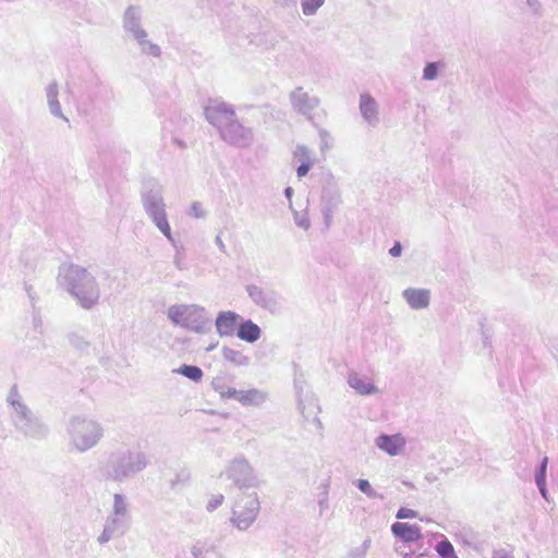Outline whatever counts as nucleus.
<instances>
[{
  "label": "nucleus",
  "instance_id": "nucleus-48",
  "mask_svg": "<svg viewBox=\"0 0 558 558\" xmlns=\"http://www.w3.org/2000/svg\"><path fill=\"white\" fill-rule=\"evenodd\" d=\"M292 195H293V189L291 186H288L284 189V196L289 201V207L292 209Z\"/></svg>",
  "mask_w": 558,
  "mask_h": 558
},
{
  "label": "nucleus",
  "instance_id": "nucleus-12",
  "mask_svg": "<svg viewBox=\"0 0 558 558\" xmlns=\"http://www.w3.org/2000/svg\"><path fill=\"white\" fill-rule=\"evenodd\" d=\"M289 101L293 111L306 119H312L314 110L320 105V99L305 90L302 86L295 87L290 92Z\"/></svg>",
  "mask_w": 558,
  "mask_h": 558
},
{
  "label": "nucleus",
  "instance_id": "nucleus-17",
  "mask_svg": "<svg viewBox=\"0 0 558 558\" xmlns=\"http://www.w3.org/2000/svg\"><path fill=\"white\" fill-rule=\"evenodd\" d=\"M122 26L125 33L133 37H143L142 10L140 7L130 5L123 14Z\"/></svg>",
  "mask_w": 558,
  "mask_h": 558
},
{
  "label": "nucleus",
  "instance_id": "nucleus-38",
  "mask_svg": "<svg viewBox=\"0 0 558 558\" xmlns=\"http://www.w3.org/2000/svg\"><path fill=\"white\" fill-rule=\"evenodd\" d=\"M189 215L194 218H205L206 211L203 208V205L199 202H193L190 206Z\"/></svg>",
  "mask_w": 558,
  "mask_h": 558
},
{
  "label": "nucleus",
  "instance_id": "nucleus-42",
  "mask_svg": "<svg viewBox=\"0 0 558 558\" xmlns=\"http://www.w3.org/2000/svg\"><path fill=\"white\" fill-rule=\"evenodd\" d=\"M32 323L35 330L41 331L43 318L36 307H33Z\"/></svg>",
  "mask_w": 558,
  "mask_h": 558
},
{
  "label": "nucleus",
  "instance_id": "nucleus-21",
  "mask_svg": "<svg viewBox=\"0 0 558 558\" xmlns=\"http://www.w3.org/2000/svg\"><path fill=\"white\" fill-rule=\"evenodd\" d=\"M45 95L50 114L64 122H69V118L62 112L61 104L59 101V85L56 81L50 82L45 87Z\"/></svg>",
  "mask_w": 558,
  "mask_h": 558
},
{
  "label": "nucleus",
  "instance_id": "nucleus-9",
  "mask_svg": "<svg viewBox=\"0 0 558 558\" xmlns=\"http://www.w3.org/2000/svg\"><path fill=\"white\" fill-rule=\"evenodd\" d=\"M220 477L231 481L239 489L254 488L259 485L254 468L243 456L232 459L221 472Z\"/></svg>",
  "mask_w": 558,
  "mask_h": 558
},
{
  "label": "nucleus",
  "instance_id": "nucleus-20",
  "mask_svg": "<svg viewBox=\"0 0 558 558\" xmlns=\"http://www.w3.org/2000/svg\"><path fill=\"white\" fill-rule=\"evenodd\" d=\"M402 298L412 310H424L429 306L430 291L424 288H407Z\"/></svg>",
  "mask_w": 558,
  "mask_h": 558
},
{
  "label": "nucleus",
  "instance_id": "nucleus-45",
  "mask_svg": "<svg viewBox=\"0 0 558 558\" xmlns=\"http://www.w3.org/2000/svg\"><path fill=\"white\" fill-rule=\"evenodd\" d=\"M402 253V246L400 244V242H396L393 244V246L389 250V254L392 256V257H399Z\"/></svg>",
  "mask_w": 558,
  "mask_h": 558
},
{
  "label": "nucleus",
  "instance_id": "nucleus-6",
  "mask_svg": "<svg viewBox=\"0 0 558 558\" xmlns=\"http://www.w3.org/2000/svg\"><path fill=\"white\" fill-rule=\"evenodd\" d=\"M132 525V505L129 497L121 493L112 496V504L105 519L102 531L97 536L100 546L114 537L123 536Z\"/></svg>",
  "mask_w": 558,
  "mask_h": 558
},
{
  "label": "nucleus",
  "instance_id": "nucleus-36",
  "mask_svg": "<svg viewBox=\"0 0 558 558\" xmlns=\"http://www.w3.org/2000/svg\"><path fill=\"white\" fill-rule=\"evenodd\" d=\"M547 464H548V457H544L536 473H535V483L546 482Z\"/></svg>",
  "mask_w": 558,
  "mask_h": 558
},
{
  "label": "nucleus",
  "instance_id": "nucleus-11",
  "mask_svg": "<svg viewBox=\"0 0 558 558\" xmlns=\"http://www.w3.org/2000/svg\"><path fill=\"white\" fill-rule=\"evenodd\" d=\"M204 111L206 120L214 125L218 132L236 118L233 107L220 99H210Z\"/></svg>",
  "mask_w": 558,
  "mask_h": 558
},
{
  "label": "nucleus",
  "instance_id": "nucleus-19",
  "mask_svg": "<svg viewBox=\"0 0 558 558\" xmlns=\"http://www.w3.org/2000/svg\"><path fill=\"white\" fill-rule=\"evenodd\" d=\"M293 159L299 162L296 175L302 179L307 175L311 168L316 163L315 153L305 145H296L293 150Z\"/></svg>",
  "mask_w": 558,
  "mask_h": 558
},
{
  "label": "nucleus",
  "instance_id": "nucleus-30",
  "mask_svg": "<svg viewBox=\"0 0 558 558\" xmlns=\"http://www.w3.org/2000/svg\"><path fill=\"white\" fill-rule=\"evenodd\" d=\"M325 0H301L302 13L305 16H313L324 5Z\"/></svg>",
  "mask_w": 558,
  "mask_h": 558
},
{
  "label": "nucleus",
  "instance_id": "nucleus-37",
  "mask_svg": "<svg viewBox=\"0 0 558 558\" xmlns=\"http://www.w3.org/2000/svg\"><path fill=\"white\" fill-rule=\"evenodd\" d=\"M208 547L204 543H196L191 548V554L194 558H206Z\"/></svg>",
  "mask_w": 558,
  "mask_h": 558
},
{
  "label": "nucleus",
  "instance_id": "nucleus-39",
  "mask_svg": "<svg viewBox=\"0 0 558 558\" xmlns=\"http://www.w3.org/2000/svg\"><path fill=\"white\" fill-rule=\"evenodd\" d=\"M223 495L222 494H216V495H213L208 502H207V506H206V509L208 511H214L216 510L218 507H220L223 502Z\"/></svg>",
  "mask_w": 558,
  "mask_h": 558
},
{
  "label": "nucleus",
  "instance_id": "nucleus-50",
  "mask_svg": "<svg viewBox=\"0 0 558 558\" xmlns=\"http://www.w3.org/2000/svg\"><path fill=\"white\" fill-rule=\"evenodd\" d=\"M527 5L533 9L534 11H537L539 7L538 0H526Z\"/></svg>",
  "mask_w": 558,
  "mask_h": 558
},
{
  "label": "nucleus",
  "instance_id": "nucleus-8",
  "mask_svg": "<svg viewBox=\"0 0 558 558\" xmlns=\"http://www.w3.org/2000/svg\"><path fill=\"white\" fill-rule=\"evenodd\" d=\"M260 510L257 493H242L232 508L231 522L240 531H246L256 520Z\"/></svg>",
  "mask_w": 558,
  "mask_h": 558
},
{
  "label": "nucleus",
  "instance_id": "nucleus-3",
  "mask_svg": "<svg viewBox=\"0 0 558 558\" xmlns=\"http://www.w3.org/2000/svg\"><path fill=\"white\" fill-rule=\"evenodd\" d=\"M141 202L146 216L170 244L178 250L179 242L174 239L168 220L163 186L155 179L147 180L141 191Z\"/></svg>",
  "mask_w": 558,
  "mask_h": 558
},
{
  "label": "nucleus",
  "instance_id": "nucleus-31",
  "mask_svg": "<svg viewBox=\"0 0 558 558\" xmlns=\"http://www.w3.org/2000/svg\"><path fill=\"white\" fill-rule=\"evenodd\" d=\"M356 487L365 494L368 498L384 499V496L375 490L367 480L360 478L355 482Z\"/></svg>",
  "mask_w": 558,
  "mask_h": 558
},
{
  "label": "nucleus",
  "instance_id": "nucleus-2",
  "mask_svg": "<svg viewBox=\"0 0 558 558\" xmlns=\"http://www.w3.org/2000/svg\"><path fill=\"white\" fill-rule=\"evenodd\" d=\"M147 465L148 460L144 452L118 449L99 466V474L106 481L123 483L145 470Z\"/></svg>",
  "mask_w": 558,
  "mask_h": 558
},
{
  "label": "nucleus",
  "instance_id": "nucleus-24",
  "mask_svg": "<svg viewBox=\"0 0 558 558\" xmlns=\"http://www.w3.org/2000/svg\"><path fill=\"white\" fill-rule=\"evenodd\" d=\"M268 398L266 391L252 388L247 390H240L239 402L244 407H258L262 405Z\"/></svg>",
  "mask_w": 558,
  "mask_h": 558
},
{
  "label": "nucleus",
  "instance_id": "nucleus-55",
  "mask_svg": "<svg viewBox=\"0 0 558 558\" xmlns=\"http://www.w3.org/2000/svg\"><path fill=\"white\" fill-rule=\"evenodd\" d=\"M338 203H339V196H337V197L335 198V202H333L332 206H337V205H338Z\"/></svg>",
  "mask_w": 558,
  "mask_h": 558
},
{
  "label": "nucleus",
  "instance_id": "nucleus-51",
  "mask_svg": "<svg viewBox=\"0 0 558 558\" xmlns=\"http://www.w3.org/2000/svg\"><path fill=\"white\" fill-rule=\"evenodd\" d=\"M323 214H324V216H325V219H326V220H329V219H330V216H331V206H329V207H325V208L323 209Z\"/></svg>",
  "mask_w": 558,
  "mask_h": 558
},
{
  "label": "nucleus",
  "instance_id": "nucleus-4",
  "mask_svg": "<svg viewBox=\"0 0 558 558\" xmlns=\"http://www.w3.org/2000/svg\"><path fill=\"white\" fill-rule=\"evenodd\" d=\"M7 403L10 408V418L15 429L24 437L31 439H44L49 433L48 426L25 403L17 386L11 387Z\"/></svg>",
  "mask_w": 558,
  "mask_h": 558
},
{
  "label": "nucleus",
  "instance_id": "nucleus-52",
  "mask_svg": "<svg viewBox=\"0 0 558 558\" xmlns=\"http://www.w3.org/2000/svg\"><path fill=\"white\" fill-rule=\"evenodd\" d=\"M172 141L180 148H185L186 147L185 143L182 140H180V138L174 137Z\"/></svg>",
  "mask_w": 558,
  "mask_h": 558
},
{
  "label": "nucleus",
  "instance_id": "nucleus-18",
  "mask_svg": "<svg viewBox=\"0 0 558 558\" xmlns=\"http://www.w3.org/2000/svg\"><path fill=\"white\" fill-rule=\"evenodd\" d=\"M359 109L369 126L376 128L379 124V106L373 96L367 93L361 94Z\"/></svg>",
  "mask_w": 558,
  "mask_h": 558
},
{
  "label": "nucleus",
  "instance_id": "nucleus-40",
  "mask_svg": "<svg viewBox=\"0 0 558 558\" xmlns=\"http://www.w3.org/2000/svg\"><path fill=\"white\" fill-rule=\"evenodd\" d=\"M23 286H24V291L26 292V294L31 301L32 307H36V302L38 300L36 291L34 290L33 286L27 281H24Z\"/></svg>",
  "mask_w": 558,
  "mask_h": 558
},
{
  "label": "nucleus",
  "instance_id": "nucleus-7",
  "mask_svg": "<svg viewBox=\"0 0 558 558\" xmlns=\"http://www.w3.org/2000/svg\"><path fill=\"white\" fill-rule=\"evenodd\" d=\"M167 317L173 325L198 335H206L211 330V316L198 304H173L169 306Z\"/></svg>",
  "mask_w": 558,
  "mask_h": 558
},
{
  "label": "nucleus",
  "instance_id": "nucleus-34",
  "mask_svg": "<svg viewBox=\"0 0 558 558\" xmlns=\"http://www.w3.org/2000/svg\"><path fill=\"white\" fill-rule=\"evenodd\" d=\"M439 72L438 62H428L423 70L424 81H434L437 78Z\"/></svg>",
  "mask_w": 558,
  "mask_h": 558
},
{
  "label": "nucleus",
  "instance_id": "nucleus-41",
  "mask_svg": "<svg viewBox=\"0 0 558 558\" xmlns=\"http://www.w3.org/2000/svg\"><path fill=\"white\" fill-rule=\"evenodd\" d=\"M417 517V512L412 510V509H409V508H405V507H401L397 514H396V518L397 519H412V518H416Z\"/></svg>",
  "mask_w": 558,
  "mask_h": 558
},
{
  "label": "nucleus",
  "instance_id": "nucleus-26",
  "mask_svg": "<svg viewBox=\"0 0 558 558\" xmlns=\"http://www.w3.org/2000/svg\"><path fill=\"white\" fill-rule=\"evenodd\" d=\"M133 39L137 43L142 53L155 58L160 57V47L148 39V34L146 31L144 32L143 37H133Z\"/></svg>",
  "mask_w": 558,
  "mask_h": 558
},
{
  "label": "nucleus",
  "instance_id": "nucleus-46",
  "mask_svg": "<svg viewBox=\"0 0 558 558\" xmlns=\"http://www.w3.org/2000/svg\"><path fill=\"white\" fill-rule=\"evenodd\" d=\"M536 486L539 490V494L542 495V497L545 499V500H548V490H547V487H546V482H543V483H536Z\"/></svg>",
  "mask_w": 558,
  "mask_h": 558
},
{
  "label": "nucleus",
  "instance_id": "nucleus-35",
  "mask_svg": "<svg viewBox=\"0 0 558 558\" xmlns=\"http://www.w3.org/2000/svg\"><path fill=\"white\" fill-rule=\"evenodd\" d=\"M318 134H319V140H320V143H319L320 150H322V153H325V151L329 150L332 146L331 135L329 134L328 131H326L324 129H320L318 131Z\"/></svg>",
  "mask_w": 558,
  "mask_h": 558
},
{
  "label": "nucleus",
  "instance_id": "nucleus-29",
  "mask_svg": "<svg viewBox=\"0 0 558 558\" xmlns=\"http://www.w3.org/2000/svg\"><path fill=\"white\" fill-rule=\"evenodd\" d=\"M177 373L183 375L184 377L197 383L203 378V371L195 365H182Z\"/></svg>",
  "mask_w": 558,
  "mask_h": 558
},
{
  "label": "nucleus",
  "instance_id": "nucleus-56",
  "mask_svg": "<svg viewBox=\"0 0 558 558\" xmlns=\"http://www.w3.org/2000/svg\"><path fill=\"white\" fill-rule=\"evenodd\" d=\"M403 558H413V555H412V554H405V555L403 556Z\"/></svg>",
  "mask_w": 558,
  "mask_h": 558
},
{
  "label": "nucleus",
  "instance_id": "nucleus-61",
  "mask_svg": "<svg viewBox=\"0 0 558 558\" xmlns=\"http://www.w3.org/2000/svg\"><path fill=\"white\" fill-rule=\"evenodd\" d=\"M426 480L432 481V480H433V476H426Z\"/></svg>",
  "mask_w": 558,
  "mask_h": 558
},
{
  "label": "nucleus",
  "instance_id": "nucleus-16",
  "mask_svg": "<svg viewBox=\"0 0 558 558\" xmlns=\"http://www.w3.org/2000/svg\"><path fill=\"white\" fill-rule=\"evenodd\" d=\"M375 445L379 450L393 457L400 454L404 450L407 439L400 433L393 435L380 434L376 437Z\"/></svg>",
  "mask_w": 558,
  "mask_h": 558
},
{
  "label": "nucleus",
  "instance_id": "nucleus-43",
  "mask_svg": "<svg viewBox=\"0 0 558 558\" xmlns=\"http://www.w3.org/2000/svg\"><path fill=\"white\" fill-rule=\"evenodd\" d=\"M221 396L223 398L234 399L239 402L240 390L230 387V388H227V390L222 391Z\"/></svg>",
  "mask_w": 558,
  "mask_h": 558
},
{
  "label": "nucleus",
  "instance_id": "nucleus-28",
  "mask_svg": "<svg viewBox=\"0 0 558 558\" xmlns=\"http://www.w3.org/2000/svg\"><path fill=\"white\" fill-rule=\"evenodd\" d=\"M320 492L317 495V505L319 508V515L322 517L329 509V483L325 482L319 485Z\"/></svg>",
  "mask_w": 558,
  "mask_h": 558
},
{
  "label": "nucleus",
  "instance_id": "nucleus-32",
  "mask_svg": "<svg viewBox=\"0 0 558 558\" xmlns=\"http://www.w3.org/2000/svg\"><path fill=\"white\" fill-rule=\"evenodd\" d=\"M436 551L441 558H458L452 544L447 538L436 545Z\"/></svg>",
  "mask_w": 558,
  "mask_h": 558
},
{
  "label": "nucleus",
  "instance_id": "nucleus-33",
  "mask_svg": "<svg viewBox=\"0 0 558 558\" xmlns=\"http://www.w3.org/2000/svg\"><path fill=\"white\" fill-rule=\"evenodd\" d=\"M291 210L293 213V220H294V223L296 225V227H299L300 229H302L304 231H307L311 228V221H310L307 211L306 210L298 211V210H294L293 208Z\"/></svg>",
  "mask_w": 558,
  "mask_h": 558
},
{
  "label": "nucleus",
  "instance_id": "nucleus-47",
  "mask_svg": "<svg viewBox=\"0 0 558 558\" xmlns=\"http://www.w3.org/2000/svg\"><path fill=\"white\" fill-rule=\"evenodd\" d=\"M493 558H513V556L506 550H497L494 553Z\"/></svg>",
  "mask_w": 558,
  "mask_h": 558
},
{
  "label": "nucleus",
  "instance_id": "nucleus-27",
  "mask_svg": "<svg viewBox=\"0 0 558 558\" xmlns=\"http://www.w3.org/2000/svg\"><path fill=\"white\" fill-rule=\"evenodd\" d=\"M68 340L78 351H85L89 347L88 337L85 331H72L68 335Z\"/></svg>",
  "mask_w": 558,
  "mask_h": 558
},
{
  "label": "nucleus",
  "instance_id": "nucleus-57",
  "mask_svg": "<svg viewBox=\"0 0 558 558\" xmlns=\"http://www.w3.org/2000/svg\"><path fill=\"white\" fill-rule=\"evenodd\" d=\"M217 344H218V342H216L215 344H210V347L208 348V351L214 349Z\"/></svg>",
  "mask_w": 558,
  "mask_h": 558
},
{
  "label": "nucleus",
  "instance_id": "nucleus-15",
  "mask_svg": "<svg viewBox=\"0 0 558 558\" xmlns=\"http://www.w3.org/2000/svg\"><path fill=\"white\" fill-rule=\"evenodd\" d=\"M347 383L360 396L366 397L379 393V388L366 374L352 371L348 374Z\"/></svg>",
  "mask_w": 558,
  "mask_h": 558
},
{
  "label": "nucleus",
  "instance_id": "nucleus-54",
  "mask_svg": "<svg viewBox=\"0 0 558 558\" xmlns=\"http://www.w3.org/2000/svg\"><path fill=\"white\" fill-rule=\"evenodd\" d=\"M299 408H300L301 413L304 414L305 408L302 405V403H300Z\"/></svg>",
  "mask_w": 558,
  "mask_h": 558
},
{
  "label": "nucleus",
  "instance_id": "nucleus-1",
  "mask_svg": "<svg viewBox=\"0 0 558 558\" xmlns=\"http://www.w3.org/2000/svg\"><path fill=\"white\" fill-rule=\"evenodd\" d=\"M59 282L82 308L92 310L98 305L101 295L99 283L86 268L78 265L61 267Z\"/></svg>",
  "mask_w": 558,
  "mask_h": 558
},
{
  "label": "nucleus",
  "instance_id": "nucleus-53",
  "mask_svg": "<svg viewBox=\"0 0 558 558\" xmlns=\"http://www.w3.org/2000/svg\"><path fill=\"white\" fill-rule=\"evenodd\" d=\"M313 423L316 425V427H317L318 429H322V428H323V423H322V421H320L317 416H314V418H313Z\"/></svg>",
  "mask_w": 558,
  "mask_h": 558
},
{
  "label": "nucleus",
  "instance_id": "nucleus-44",
  "mask_svg": "<svg viewBox=\"0 0 558 558\" xmlns=\"http://www.w3.org/2000/svg\"><path fill=\"white\" fill-rule=\"evenodd\" d=\"M173 264L175 266L177 269L179 270H183L185 269V264H184V260H183V256L179 253H177L173 257Z\"/></svg>",
  "mask_w": 558,
  "mask_h": 558
},
{
  "label": "nucleus",
  "instance_id": "nucleus-25",
  "mask_svg": "<svg viewBox=\"0 0 558 558\" xmlns=\"http://www.w3.org/2000/svg\"><path fill=\"white\" fill-rule=\"evenodd\" d=\"M221 354L225 361L236 367L247 366L251 362L250 357L242 350L227 345L221 349Z\"/></svg>",
  "mask_w": 558,
  "mask_h": 558
},
{
  "label": "nucleus",
  "instance_id": "nucleus-5",
  "mask_svg": "<svg viewBox=\"0 0 558 558\" xmlns=\"http://www.w3.org/2000/svg\"><path fill=\"white\" fill-rule=\"evenodd\" d=\"M70 451L85 453L95 448L105 436L100 422L87 415H73L65 425Z\"/></svg>",
  "mask_w": 558,
  "mask_h": 558
},
{
  "label": "nucleus",
  "instance_id": "nucleus-14",
  "mask_svg": "<svg viewBox=\"0 0 558 558\" xmlns=\"http://www.w3.org/2000/svg\"><path fill=\"white\" fill-rule=\"evenodd\" d=\"M241 320V315L233 311H220L215 319L216 331L221 338L232 337Z\"/></svg>",
  "mask_w": 558,
  "mask_h": 558
},
{
  "label": "nucleus",
  "instance_id": "nucleus-60",
  "mask_svg": "<svg viewBox=\"0 0 558 558\" xmlns=\"http://www.w3.org/2000/svg\"><path fill=\"white\" fill-rule=\"evenodd\" d=\"M368 544H369V541H365L363 545H364V547H367Z\"/></svg>",
  "mask_w": 558,
  "mask_h": 558
},
{
  "label": "nucleus",
  "instance_id": "nucleus-58",
  "mask_svg": "<svg viewBox=\"0 0 558 558\" xmlns=\"http://www.w3.org/2000/svg\"><path fill=\"white\" fill-rule=\"evenodd\" d=\"M463 542H464L465 544H470V542H469V537L463 538Z\"/></svg>",
  "mask_w": 558,
  "mask_h": 558
},
{
  "label": "nucleus",
  "instance_id": "nucleus-10",
  "mask_svg": "<svg viewBox=\"0 0 558 558\" xmlns=\"http://www.w3.org/2000/svg\"><path fill=\"white\" fill-rule=\"evenodd\" d=\"M246 292L251 301L259 308L271 314H276L281 310V298L277 291L257 284H248Z\"/></svg>",
  "mask_w": 558,
  "mask_h": 558
},
{
  "label": "nucleus",
  "instance_id": "nucleus-49",
  "mask_svg": "<svg viewBox=\"0 0 558 558\" xmlns=\"http://www.w3.org/2000/svg\"><path fill=\"white\" fill-rule=\"evenodd\" d=\"M215 243H216V245L219 247V250H220L222 253H226V245H225V243H223V241H222V239H221V236H220V235H217V236L215 238Z\"/></svg>",
  "mask_w": 558,
  "mask_h": 558
},
{
  "label": "nucleus",
  "instance_id": "nucleus-23",
  "mask_svg": "<svg viewBox=\"0 0 558 558\" xmlns=\"http://www.w3.org/2000/svg\"><path fill=\"white\" fill-rule=\"evenodd\" d=\"M236 336L242 341L254 343L260 338L262 329L253 320L242 318L236 330Z\"/></svg>",
  "mask_w": 558,
  "mask_h": 558
},
{
  "label": "nucleus",
  "instance_id": "nucleus-22",
  "mask_svg": "<svg viewBox=\"0 0 558 558\" xmlns=\"http://www.w3.org/2000/svg\"><path fill=\"white\" fill-rule=\"evenodd\" d=\"M391 532L405 543H413L423 537L421 529L415 524L396 522L391 525Z\"/></svg>",
  "mask_w": 558,
  "mask_h": 558
},
{
  "label": "nucleus",
  "instance_id": "nucleus-62",
  "mask_svg": "<svg viewBox=\"0 0 558 558\" xmlns=\"http://www.w3.org/2000/svg\"><path fill=\"white\" fill-rule=\"evenodd\" d=\"M426 480L432 481V480H433V476H426Z\"/></svg>",
  "mask_w": 558,
  "mask_h": 558
},
{
  "label": "nucleus",
  "instance_id": "nucleus-13",
  "mask_svg": "<svg viewBox=\"0 0 558 558\" xmlns=\"http://www.w3.org/2000/svg\"><path fill=\"white\" fill-rule=\"evenodd\" d=\"M219 134L225 142L240 148L248 147L254 137L252 130L240 123L236 118L227 126H223Z\"/></svg>",
  "mask_w": 558,
  "mask_h": 558
},
{
  "label": "nucleus",
  "instance_id": "nucleus-59",
  "mask_svg": "<svg viewBox=\"0 0 558 558\" xmlns=\"http://www.w3.org/2000/svg\"><path fill=\"white\" fill-rule=\"evenodd\" d=\"M463 542H464L465 544H470V542H469V537L463 538Z\"/></svg>",
  "mask_w": 558,
  "mask_h": 558
}]
</instances>
